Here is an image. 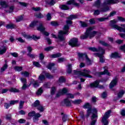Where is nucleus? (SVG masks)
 Segmentation results:
<instances>
[{
    "label": "nucleus",
    "mask_w": 125,
    "mask_h": 125,
    "mask_svg": "<svg viewBox=\"0 0 125 125\" xmlns=\"http://www.w3.org/2000/svg\"><path fill=\"white\" fill-rule=\"evenodd\" d=\"M120 1H121V0H104L103 4H101V1L100 0H97L95 2L94 6L97 7V8H100L101 12H106V11H108L110 9L109 7H108L109 4L118 3Z\"/></svg>",
    "instance_id": "nucleus-2"
},
{
    "label": "nucleus",
    "mask_w": 125,
    "mask_h": 125,
    "mask_svg": "<svg viewBox=\"0 0 125 125\" xmlns=\"http://www.w3.org/2000/svg\"><path fill=\"white\" fill-rule=\"evenodd\" d=\"M120 57H121V55L117 52L112 53L110 55V58H120Z\"/></svg>",
    "instance_id": "nucleus-23"
},
{
    "label": "nucleus",
    "mask_w": 125,
    "mask_h": 125,
    "mask_svg": "<svg viewBox=\"0 0 125 125\" xmlns=\"http://www.w3.org/2000/svg\"><path fill=\"white\" fill-rule=\"evenodd\" d=\"M35 16H36L37 18H42L43 17L42 15L40 13L35 14Z\"/></svg>",
    "instance_id": "nucleus-48"
},
{
    "label": "nucleus",
    "mask_w": 125,
    "mask_h": 125,
    "mask_svg": "<svg viewBox=\"0 0 125 125\" xmlns=\"http://www.w3.org/2000/svg\"><path fill=\"white\" fill-rule=\"evenodd\" d=\"M104 72H95L94 73V75L96 76H98L100 77L102 75H107V76H111L110 72L108 71V66H104Z\"/></svg>",
    "instance_id": "nucleus-13"
},
{
    "label": "nucleus",
    "mask_w": 125,
    "mask_h": 125,
    "mask_svg": "<svg viewBox=\"0 0 125 125\" xmlns=\"http://www.w3.org/2000/svg\"><path fill=\"white\" fill-rule=\"evenodd\" d=\"M19 103V100H15V101H11L10 102V104L11 105H15V104H17V103Z\"/></svg>",
    "instance_id": "nucleus-35"
},
{
    "label": "nucleus",
    "mask_w": 125,
    "mask_h": 125,
    "mask_svg": "<svg viewBox=\"0 0 125 125\" xmlns=\"http://www.w3.org/2000/svg\"><path fill=\"white\" fill-rule=\"evenodd\" d=\"M41 117V114L40 113H37L33 118V121L34 123H37L39 121V118Z\"/></svg>",
    "instance_id": "nucleus-24"
},
{
    "label": "nucleus",
    "mask_w": 125,
    "mask_h": 125,
    "mask_svg": "<svg viewBox=\"0 0 125 125\" xmlns=\"http://www.w3.org/2000/svg\"><path fill=\"white\" fill-rule=\"evenodd\" d=\"M18 122L20 124H25V123H26V120L24 119H21L19 120Z\"/></svg>",
    "instance_id": "nucleus-51"
},
{
    "label": "nucleus",
    "mask_w": 125,
    "mask_h": 125,
    "mask_svg": "<svg viewBox=\"0 0 125 125\" xmlns=\"http://www.w3.org/2000/svg\"><path fill=\"white\" fill-rule=\"evenodd\" d=\"M6 27L7 28V29H13V28H14V24H8L7 25Z\"/></svg>",
    "instance_id": "nucleus-41"
},
{
    "label": "nucleus",
    "mask_w": 125,
    "mask_h": 125,
    "mask_svg": "<svg viewBox=\"0 0 125 125\" xmlns=\"http://www.w3.org/2000/svg\"><path fill=\"white\" fill-rule=\"evenodd\" d=\"M76 18H78V15H72L67 18L68 21H66V25H64L63 31L61 30L59 32L58 39H59L60 41H64V40H65V35H68V34H69L70 25H72V21H71V20L76 19Z\"/></svg>",
    "instance_id": "nucleus-1"
},
{
    "label": "nucleus",
    "mask_w": 125,
    "mask_h": 125,
    "mask_svg": "<svg viewBox=\"0 0 125 125\" xmlns=\"http://www.w3.org/2000/svg\"><path fill=\"white\" fill-rule=\"evenodd\" d=\"M68 92V89L66 88H63L62 89L59 90V92L56 94V97H59L61 95L66 94Z\"/></svg>",
    "instance_id": "nucleus-18"
},
{
    "label": "nucleus",
    "mask_w": 125,
    "mask_h": 125,
    "mask_svg": "<svg viewBox=\"0 0 125 125\" xmlns=\"http://www.w3.org/2000/svg\"><path fill=\"white\" fill-rule=\"evenodd\" d=\"M118 83V78L117 77H115L110 83L109 84V88L111 89L115 85L117 84V83Z\"/></svg>",
    "instance_id": "nucleus-19"
},
{
    "label": "nucleus",
    "mask_w": 125,
    "mask_h": 125,
    "mask_svg": "<svg viewBox=\"0 0 125 125\" xmlns=\"http://www.w3.org/2000/svg\"><path fill=\"white\" fill-rule=\"evenodd\" d=\"M82 27H87V23L85 22L80 21Z\"/></svg>",
    "instance_id": "nucleus-53"
},
{
    "label": "nucleus",
    "mask_w": 125,
    "mask_h": 125,
    "mask_svg": "<svg viewBox=\"0 0 125 125\" xmlns=\"http://www.w3.org/2000/svg\"><path fill=\"white\" fill-rule=\"evenodd\" d=\"M100 43L102 45H104V46H108L109 45V44L105 42L102 41H100Z\"/></svg>",
    "instance_id": "nucleus-44"
},
{
    "label": "nucleus",
    "mask_w": 125,
    "mask_h": 125,
    "mask_svg": "<svg viewBox=\"0 0 125 125\" xmlns=\"http://www.w3.org/2000/svg\"><path fill=\"white\" fill-rule=\"evenodd\" d=\"M116 12L115 11H112L110 13L109 15L107 16V18L109 19L110 18V17H112V16H114L116 14Z\"/></svg>",
    "instance_id": "nucleus-43"
},
{
    "label": "nucleus",
    "mask_w": 125,
    "mask_h": 125,
    "mask_svg": "<svg viewBox=\"0 0 125 125\" xmlns=\"http://www.w3.org/2000/svg\"><path fill=\"white\" fill-rule=\"evenodd\" d=\"M66 60L64 58H61L58 59V61L59 63H62V62H64Z\"/></svg>",
    "instance_id": "nucleus-52"
},
{
    "label": "nucleus",
    "mask_w": 125,
    "mask_h": 125,
    "mask_svg": "<svg viewBox=\"0 0 125 125\" xmlns=\"http://www.w3.org/2000/svg\"><path fill=\"white\" fill-rule=\"evenodd\" d=\"M21 75L24 77H29V73L27 71H23L21 72Z\"/></svg>",
    "instance_id": "nucleus-36"
},
{
    "label": "nucleus",
    "mask_w": 125,
    "mask_h": 125,
    "mask_svg": "<svg viewBox=\"0 0 125 125\" xmlns=\"http://www.w3.org/2000/svg\"><path fill=\"white\" fill-rule=\"evenodd\" d=\"M36 115H37V114H36L35 111H32L28 113V116L29 117H34Z\"/></svg>",
    "instance_id": "nucleus-38"
},
{
    "label": "nucleus",
    "mask_w": 125,
    "mask_h": 125,
    "mask_svg": "<svg viewBox=\"0 0 125 125\" xmlns=\"http://www.w3.org/2000/svg\"><path fill=\"white\" fill-rule=\"evenodd\" d=\"M14 69L15 70V71L20 72V71H22V67L16 66L14 67Z\"/></svg>",
    "instance_id": "nucleus-42"
},
{
    "label": "nucleus",
    "mask_w": 125,
    "mask_h": 125,
    "mask_svg": "<svg viewBox=\"0 0 125 125\" xmlns=\"http://www.w3.org/2000/svg\"><path fill=\"white\" fill-rule=\"evenodd\" d=\"M66 96L67 98L64 99V100L63 101V103L65 104V105H66V106H71V101L69 98H74V95L71 93H69L66 94Z\"/></svg>",
    "instance_id": "nucleus-12"
},
{
    "label": "nucleus",
    "mask_w": 125,
    "mask_h": 125,
    "mask_svg": "<svg viewBox=\"0 0 125 125\" xmlns=\"http://www.w3.org/2000/svg\"><path fill=\"white\" fill-rule=\"evenodd\" d=\"M53 49V47L50 46V47H47L46 48H45L44 50L45 51H50V50H52Z\"/></svg>",
    "instance_id": "nucleus-46"
},
{
    "label": "nucleus",
    "mask_w": 125,
    "mask_h": 125,
    "mask_svg": "<svg viewBox=\"0 0 125 125\" xmlns=\"http://www.w3.org/2000/svg\"><path fill=\"white\" fill-rule=\"evenodd\" d=\"M55 65V64L54 63H50L47 65V67L49 70H55L54 69V66Z\"/></svg>",
    "instance_id": "nucleus-26"
},
{
    "label": "nucleus",
    "mask_w": 125,
    "mask_h": 125,
    "mask_svg": "<svg viewBox=\"0 0 125 125\" xmlns=\"http://www.w3.org/2000/svg\"><path fill=\"white\" fill-rule=\"evenodd\" d=\"M93 30H94V26L88 28L86 29L84 35H81V39L85 40V39H87V38L91 39L92 38H93V37H95V35L97 34V32L96 31H92Z\"/></svg>",
    "instance_id": "nucleus-5"
},
{
    "label": "nucleus",
    "mask_w": 125,
    "mask_h": 125,
    "mask_svg": "<svg viewBox=\"0 0 125 125\" xmlns=\"http://www.w3.org/2000/svg\"><path fill=\"white\" fill-rule=\"evenodd\" d=\"M43 90H42V87H41L40 89H39L37 91V92H36V94L38 96H41L42 95V94L43 92Z\"/></svg>",
    "instance_id": "nucleus-30"
},
{
    "label": "nucleus",
    "mask_w": 125,
    "mask_h": 125,
    "mask_svg": "<svg viewBox=\"0 0 125 125\" xmlns=\"http://www.w3.org/2000/svg\"><path fill=\"white\" fill-rule=\"evenodd\" d=\"M14 9V6H12L10 7L9 10L7 11V12H8L9 13H10L11 12H12Z\"/></svg>",
    "instance_id": "nucleus-54"
},
{
    "label": "nucleus",
    "mask_w": 125,
    "mask_h": 125,
    "mask_svg": "<svg viewBox=\"0 0 125 125\" xmlns=\"http://www.w3.org/2000/svg\"><path fill=\"white\" fill-rule=\"evenodd\" d=\"M56 91V87L54 86L52 87L50 90L51 95H54V94H55Z\"/></svg>",
    "instance_id": "nucleus-29"
},
{
    "label": "nucleus",
    "mask_w": 125,
    "mask_h": 125,
    "mask_svg": "<svg viewBox=\"0 0 125 125\" xmlns=\"http://www.w3.org/2000/svg\"><path fill=\"white\" fill-rule=\"evenodd\" d=\"M0 5L1 6V7H3V8H6V7L8 6L7 3H6V2L3 0H2L0 2Z\"/></svg>",
    "instance_id": "nucleus-25"
},
{
    "label": "nucleus",
    "mask_w": 125,
    "mask_h": 125,
    "mask_svg": "<svg viewBox=\"0 0 125 125\" xmlns=\"http://www.w3.org/2000/svg\"><path fill=\"white\" fill-rule=\"evenodd\" d=\"M68 120V116L67 115H63L62 117V121L63 122H66Z\"/></svg>",
    "instance_id": "nucleus-58"
},
{
    "label": "nucleus",
    "mask_w": 125,
    "mask_h": 125,
    "mask_svg": "<svg viewBox=\"0 0 125 125\" xmlns=\"http://www.w3.org/2000/svg\"><path fill=\"white\" fill-rule=\"evenodd\" d=\"M90 23L92 25L93 24H95V20L94 19H91L89 20Z\"/></svg>",
    "instance_id": "nucleus-59"
},
{
    "label": "nucleus",
    "mask_w": 125,
    "mask_h": 125,
    "mask_svg": "<svg viewBox=\"0 0 125 125\" xmlns=\"http://www.w3.org/2000/svg\"><path fill=\"white\" fill-rule=\"evenodd\" d=\"M99 83H100V81L97 80L94 83H91L90 84V87H91V88L97 87L98 88H100V89H103V88H104V86H103V85H99Z\"/></svg>",
    "instance_id": "nucleus-14"
},
{
    "label": "nucleus",
    "mask_w": 125,
    "mask_h": 125,
    "mask_svg": "<svg viewBox=\"0 0 125 125\" xmlns=\"http://www.w3.org/2000/svg\"><path fill=\"white\" fill-rule=\"evenodd\" d=\"M83 108H84V109H88L86 115L87 118H88V117L90 116V114H92L91 116L92 122H91V125H95L96 121H97V109L95 108L92 109L90 104L88 103L85 104L83 106Z\"/></svg>",
    "instance_id": "nucleus-3"
},
{
    "label": "nucleus",
    "mask_w": 125,
    "mask_h": 125,
    "mask_svg": "<svg viewBox=\"0 0 125 125\" xmlns=\"http://www.w3.org/2000/svg\"><path fill=\"white\" fill-rule=\"evenodd\" d=\"M51 15H50V13H48L47 15V20H51Z\"/></svg>",
    "instance_id": "nucleus-64"
},
{
    "label": "nucleus",
    "mask_w": 125,
    "mask_h": 125,
    "mask_svg": "<svg viewBox=\"0 0 125 125\" xmlns=\"http://www.w3.org/2000/svg\"><path fill=\"white\" fill-rule=\"evenodd\" d=\"M110 114H111V110H108L106 112L102 118V122L104 125H109V121L108 119L110 117Z\"/></svg>",
    "instance_id": "nucleus-10"
},
{
    "label": "nucleus",
    "mask_w": 125,
    "mask_h": 125,
    "mask_svg": "<svg viewBox=\"0 0 125 125\" xmlns=\"http://www.w3.org/2000/svg\"><path fill=\"white\" fill-rule=\"evenodd\" d=\"M24 101H21L20 102V105H19L20 109H22L23 108V105H24Z\"/></svg>",
    "instance_id": "nucleus-49"
},
{
    "label": "nucleus",
    "mask_w": 125,
    "mask_h": 125,
    "mask_svg": "<svg viewBox=\"0 0 125 125\" xmlns=\"http://www.w3.org/2000/svg\"><path fill=\"white\" fill-rule=\"evenodd\" d=\"M60 56H61V53H60L51 55V58H56L57 57H60Z\"/></svg>",
    "instance_id": "nucleus-32"
},
{
    "label": "nucleus",
    "mask_w": 125,
    "mask_h": 125,
    "mask_svg": "<svg viewBox=\"0 0 125 125\" xmlns=\"http://www.w3.org/2000/svg\"><path fill=\"white\" fill-rule=\"evenodd\" d=\"M11 55L14 57H18V54L16 52L11 53Z\"/></svg>",
    "instance_id": "nucleus-62"
},
{
    "label": "nucleus",
    "mask_w": 125,
    "mask_h": 125,
    "mask_svg": "<svg viewBox=\"0 0 125 125\" xmlns=\"http://www.w3.org/2000/svg\"><path fill=\"white\" fill-rule=\"evenodd\" d=\"M100 14V11L98 10H95L94 12V15H99Z\"/></svg>",
    "instance_id": "nucleus-60"
},
{
    "label": "nucleus",
    "mask_w": 125,
    "mask_h": 125,
    "mask_svg": "<svg viewBox=\"0 0 125 125\" xmlns=\"http://www.w3.org/2000/svg\"><path fill=\"white\" fill-rule=\"evenodd\" d=\"M120 49L125 52V44L120 47Z\"/></svg>",
    "instance_id": "nucleus-63"
},
{
    "label": "nucleus",
    "mask_w": 125,
    "mask_h": 125,
    "mask_svg": "<svg viewBox=\"0 0 125 125\" xmlns=\"http://www.w3.org/2000/svg\"><path fill=\"white\" fill-rule=\"evenodd\" d=\"M65 81H66V79L64 77L62 76L59 78V83H65Z\"/></svg>",
    "instance_id": "nucleus-34"
},
{
    "label": "nucleus",
    "mask_w": 125,
    "mask_h": 125,
    "mask_svg": "<svg viewBox=\"0 0 125 125\" xmlns=\"http://www.w3.org/2000/svg\"><path fill=\"white\" fill-rule=\"evenodd\" d=\"M33 64L35 67H37L39 68V67H41V64H40V63L37 62H33Z\"/></svg>",
    "instance_id": "nucleus-37"
},
{
    "label": "nucleus",
    "mask_w": 125,
    "mask_h": 125,
    "mask_svg": "<svg viewBox=\"0 0 125 125\" xmlns=\"http://www.w3.org/2000/svg\"><path fill=\"white\" fill-rule=\"evenodd\" d=\"M6 120L7 121H9L10 120H11V114H8L6 116Z\"/></svg>",
    "instance_id": "nucleus-57"
},
{
    "label": "nucleus",
    "mask_w": 125,
    "mask_h": 125,
    "mask_svg": "<svg viewBox=\"0 0 125 125\" xmlns=\"http://www.w3.org/2000/svg\"><path fill=\"white\" fill-rule=\"evenodd\" d=\"M74 75L77 76L78 78H81V77H85V78H92L91 75L89 74H91V71L89 70L84 69L82 71H78L77 70H74Z\"/></svg>",
    "instance_id": "nucleus-7"
},
{
    "label": "nucleus",
    "mask_w": 125,
    "mask_h": 125,
    "mask_svg": "<svg viewBox=\"0 0 125 125\" xmlns=\"http://www.w3.org/2000/svg\"><path fill=\"white\" fill-rule=\"evenodd\" d=\"M32 106L37 107L38 110L40 111V112H42L43 111V110H44L43 107L40 104V101L39 100H36L35 102L32 104Z\"/></svg>",
    "instance_id": "nucleus-16"
},
{
    "label": "nucleus",
    "mask_w": 125,
    "mask_h": 125,
    "mask_svg": "<svg viewBox=\"0 0 125 125\" xmlns=\"http://www.w3.org/2000/svg\"><path fill=\"white\" fill-rule=\"evenodd\" d=\"M6 50H7V48L5 46H1L0 48V54H3V53H5L6 52Z\"/></svg>",
    "instance_id": "nucleus-21"
},
{
    "label": "nucleus",
    "mask_w": 125,
    "mask_h": 125,
    "mask_svg": "<svg viewBox=\"0 0 125 125\" xmlns=\"http://www.w3.org/2000/svg\"><path fill=\"white\" fill-rule=\"evenodd\" d=\"M74 104H80V103H82V100H76L73 102Z\"/></svg>",
    "instance_id": "nucleus-45"
},
{
    "label": "nucleus",
    "mask_w": 125,
    "mask_h": 125,
    "mask_svg": "<svg viewBox=\"0 0 125 125\" xmlns=\"http://www.w3.org/2000/svg\"><path fill=\"white\" fill-rule=\"evenodd\" d=\"M16 22H20V21H22L23 20V16H21L18 17L16 19Z\"/></svg>",
    "instance_id": "nucleus-39"
},
{
    "label": "nucleus",
    "mask_w": 125,
    "mask_h": 125,
    "mask_svg": "<svg viewBox=\"0 0 125 125\" xmlns=\"http://www.w3.org/2000/svg\"><path fill=\"white\" fill-rule=\"evenodd\" d=\"M67 72L68 74H71L72 72V64H69L67 67Z\"/></svg>",
    "instance_id": "nucleus-28"
},
{
    "label": "nucleus",
    "mask_w": 125,
    "mask_h": 125,
    "mask_svg": "<svg viewBox=\"0 0 125 125\" xmlns=\"http://www.w3.org/2000/svg\"><path fill=\"white\" fill-rule=\"evenodd\" d=\"M6 69H7V64L5 63L2 68H1V72L5 71Z\"/></svg>",
    "instance_id": "nucleus-40"
},
{
    "label": "nucleus",
    "mask_w": 125,
    "mask_h": 125,
    "mask_svg": "<svg viewBox=\"0 0 125 125\" xmlns=\"http://www.w3.org/2000/svg\"><path fill=\"white\" fill-rule=\"evenodd\" d=\"M32 83L34 87H38V86L39 85L38 81H35L34 79L31 80V83H30V84Z\"/></svg>",
    "instance_id": "nucleus-22"
},
{
    "label": "nucleus",
    "mask_w": 125,
    "mask_h": 125,
    "mask_svg": "<svg viewBox=\"0 0 125 125\" xmlns=\"http://www.w3.org/2000/svg\"><path fill=\"white\" fill-rule=\"evenodd\" d=\"M21 83H23V85L22 87V89H26V88H27V87H28V86H27V85H26L27 80L25 78H21Z\"/></svg>",
    "instance_id": "nucleus-20"
},
{
    "label": "nucleus",
    "mask_w": 125,
    "mask_h": 125,
    "mask_svg": "<svg viewBox=\"0 0 125 125\" xmlns=\"http://www.w3.org/2000/svg\"><path fill=\"white\" fill-rule=\"evenodd\" d=\"M44 58V56L43 55V54L42 53H41L40 54V56H39V59L40 60H43Z\"/></svg>",
    "instance_id": "nucleus-55"
},
{
    "label": "nucleus",
    "mask_w": 125,
    "mask_h": 125,
    "mask_svg": "<svg viewBox=\"0 0 125 125\" xmlns=\"http://www.w3.org/2000/svg\"><path fill=\"white\" fill-rule=\"evenodd\" d=\"M22 36L24 37L25 39H27L28 40H34V41H37V40H40L41 39V37L40 36H37L36 35H33L32 36H31L30 35H27L26 33H22Z\"/></svg>",
    "instance_id": "nucleus-15"
},
{
    "label": "nucleus",
    "mask_w": 125,
    "mask_h": 125,
    "mask_svg": "<svg viewBox=\"0 0 125 125\" xmlns=\"http://www.w3.org/2000/svg\"><path fill=\"white\" fill-rule=\"evenodd\" d=\"M69 44L72 47L74 46H79V43H78V39L77 38L71 39L69 42Z\"/></svg>",
    "instance_id": "nucleus-17"
},
{
    "label": "nucleus",
    "mask_w": 125,
    "mask_h": 125,
    "mask_svg": "<svg viewBox=\"0 0 125 125\" xmlns=\"http://www.w3.org/2000/svg\"><path fill=\"white\" fill-rule=\"evenodd\" d=\"M10 91L11 92H18V91H19L18 90V89L15 88H11L10 89Z\"/></svg>",
    "instance_id": "nucleus-50"
},
{
    "label": "nucleus",
    "mask_w": 125,
    "mask_h": 125,
    "mask_svg": "<svg viewBox=\"0 0 125 125\" xmlns=\"http://www.w3.org/2000/svg\"><path fill=\"white\" fill-rule=\"evenodd\" d=\"M125 91L124 90H121L119 91V93H118V97L119 98H121L124 96V94H125Z\"/></svg>",
    "instance_id": "nucleus-27"
},
{
    "label": "nucleus",
    "mask_w": 125,
    "mask_h": 125,
    "mask_svg": "<svg viewBox=\"0 0 125 125\" xmlns=\"http://www.w3.org/2000/svg\"><path fill=\"white\" fill-rule=\"evenodd\" d=\"M44 76H45L46 78H47V79H52V78H53V76L52 75H51L50 74L48 73H45V72L43 71L39 76V81H40V83H42V82L44 81V79H45Z\"/></svg>",
    "instance_id": "nucleus-11"
},
{
    "label": "nucleus",
    "mask_w": 125,
    "mask_h": 125,
    "mask_svg": "<svg viewBox=\"0 0 125 125\" xmlns=\"http://www.w3.org/2000/svg\"><path fill=\"white\" fill-rule=\"evenodd\" d=\"M88 49L91 51H93V52H101V54L97 53L94 54V55H95V56H98V57H99L100 62H101V63L104 62V61H105V59H104V56H103V54L105 53V50H104L103 48H102V47H99L98 48L95 47H89Z\"/></svg>",
    "instance_id": "nucleus-4"
},
{
    "label": "nucleus",
    "mask_w": 125,
    "mask_h": 125,
    "mask_svg": "<svg viewBox=\"0 0 125 125\" xmlns=\"http://www.w3.org/2000/svg\"><path fill=\"white\" fill-rule=\"evenodd\" d=\"M67 5H62L60 6V8L61 9H62V10H68V9H70V6L71 4L72 5H74V6H79V3L76 2L75 0H70L67 2Z\"/></svg>",
    "instance_id": "nucleus-8"
},
{
    "label": "nucleus",
    "mask_w": 125,
    "mask_h": 125,
    "mask_svg": "<svg viewBox=\"0 0 125 125\" xmlns=\"http://www.w3.org/2000/svg\"><path fill=\"white\" fill-rule=\"evenodd\" d=\"M117 18L118 21H120L121 22H125V19L122 17H118Z\"/></svg>",
    "instance_id": "nucleus-47"
},
{
    "label": "nucleus",
    "mask_w": 125,
    "mask_h": 125,
    "mask_svg": "<svg viewBox=\"0 0 125 125\" xmlns=\"http://www.w3.org/2000/svg\"><path fill=\"white\" fill-rule=\"evenodd\" d=\"M78 54L79 61H83L84 60H85L87 65H91V63H92V62H91L89 58L87 57V55H86V53L83 54L79 53Z\"/></svg>",
    "instance_id": "nucleus-9"
},
{
    "label": "nucleus",
    "mask_w": 125,
    "mask_h": 125,
    "mask_svg": "<svg viewBox=\"0 0 125 125\" xmlns=\"http://www.w3.org/2000/svg\"><path fill=\"white\" fill-rule=\"evenodd\" d=\"M37 25H39V27H37V30L38 31H40V32H41V33H42V34H44V36H46L47 37H48V36H49V33L45 31V28L43 27V25H42V23L40 21H34L31 22L29 26L31 28H33V27H35V26H37Z\"/></svg>",
    "instance_id": "nucleus-6"
},
{
    "label": "nucleus",
    "mask_w": 125,
    "mask_h": 125,
    "mask_svg": "<svg viewBox=\"0 0 125 125\" xmlns=\"http://www.w3.org/2000/svg\"><path fill=\"white\" fill-rule=\"evenodd\" d=\"M108 19H109L108 18V17L106 18H98L97 20H98V21H99L100 22H104V21H105V20H108Z\"/></svg>",
    "instance_id": "nucleus-31"
},
{
    "label": "nucleus",
    "mask_w": 125,
    "mask_h": 125,
    "mask_svg": "<svg viewBox=\"0 0 125 125\" xmlns=\"http://www.w3.org/2000/svg\"><path fill=\"white\" fill-rule=\"evenodd\" d=\"M51 25H52V26H58V22L56 21H52L51 22Z\"/></svg>",
    "instance_id": "nucleus-56"
},
{
    "label": "nucleus",
    "mask_w": 125,
    "mask_h": 125,
    "mask_svg": "<svg viewBox=\"0 0 125 125\" xmlns=\"http://www.w3.org/2000/svg\"><path fill=\"white\" fill-rule=\"evenodd\" d=\"M10 106H11L10 104L5 103L4 104V107L6 108V109H8Z\"/></svg>",
    "instance_id": "nucleus-61"
},
{
    "label": "nucleus",
    "mask_w": 125,
    "mask_h": 125,
    "mask_svg": "<svg viewBox=\"0 0 125 125\" xmlns=\"http://www.w3.org/2000/svg\"><path fill=\"white\" fill-rule=\"evenodd\" d=\"M50 85H51V83H47L43 84V87L45 88H50Z\"/></svg>",
    "instance_id": "nucleus-33"
}]
</instances>
